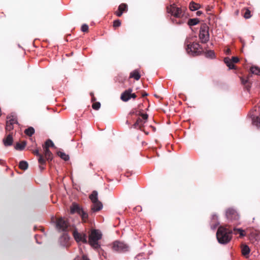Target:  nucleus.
Segmentation results:
<instances>
[{
  "instance_id": "obj_34",
  "label": "nucleus",
  "mask_w": 260,
  "mask_h": 260,
  "mask_svg": "<svg viewBox=\"0 0 260 260\" xmlns=\"http://www.w3.org/2000/svg\"><path fill=\"white\" fill-rule=\"evenodd\" d=\"M92 107L93 109L98 110L101 107V104L100 102H95L92 104Z\"/></svg>"
},
{
  "instance_id": "obj_27",
  "label": "nucleus",
  "mask_w": 260,
  "mask_h": 260,
  "mask_svg": "<svg viewBox=\"0 0 260 260\" xmlns=\"http://www.w3.org/2000/svg\"><path fill=\"white\" fill-rule=\"evenodd\" d=\"M250 71L252 74L260 75V68L257 67H252L250 68Z\"/></svg>"
},
{
  "instance_id": "obj_38",
  "label": "nucleus",
  "mask_w": 260,
  "mask_h": 260,
  "mask_svg": "<svg viewBox=\"0 0 260 260\" xmlns=\"http://www.w3.org/2000/svg\"><path fill=\"white\" fill-rule=\"evenodd\" d=\"M244 17L246 18V19H248L250 17H251V15H250V11L247 9L244 13Z\"/></svg>"
},
{
  "instance_id": "obj_29",
  "label": "nucleus",
  "mask_w": 260,
  "mask_h": 260,
  "mask_svg": "<svg viewBox=\"0 0 260 260\" xmlns=\"http://www.w3.org/2000/svg\"><path fill=\"white\" fill-rule=\"evenodd\" d=\"M28 163L25 161H21L19 162V168L23 170H25L28 168Z\"/></svg>"
},
{
  "instance_id": "obj_47",
  "label": "nucleus",
  "mask_w": 260,
  "mask_h": 260,
  "mask_svg": "<svg viewBox=\"0 0 260 260\" xmlns=\"http://www.w3.org/2000/svg\"><path fill=\"white\" fill-rule=\"evenodd\" d=\"M34 153L38 156V157H39L40 155H42L40 153H39V151L38 150L36 149L34 151Z\"/></svg>"
},
{
  "instance_id": "obj_51",
  "label": "nucleus",
  "mask_w": 260,
  "mask_h": 260,
  "mask_svg": "<svg viewBox=\"0 0 260 260\" xmlns=\"http://www.w3.org/2000/svg\"><path fill=\"white\" fill-rule=\"evenodd\" d=\"M202 13H202V11H197V15L198 16H200L201 14H202Z\"/></svg>"
},
{
  "instance_id": "obj_20",
  "label": "nucleus",
  "mask_w": 260,
  "mask_h": 260,
  "mask_svg": "<svg viewBox=\"0 0 260 260\" xmlns=\"http://www.w3.org/2000/svg\"><path fill=\"white\" fill-rule=\"evenodd\" d=\"M140 75L138 70H135L130 73L129 77L134 78L136 80H138L140 78Z\"/></svg>"
},
{
  "instance_id": "obj_25",
  "label": "nucleus",
  "mask_w": 260,
  "mask_h": 260,
  "mask_svg": "<svg viewBox=\"0 0 260 260\" xmlns=\"http://www.w3.org/2000/svg\"><path fill=\"white\" fill-rule=\"evenodd\" d=\"M26 144V143L25 141L22 142L21 143H17L15 146V148L16 150H22L24 148Z\"/></svg>"
},
{
  "instance_id": "obj_2",
  "label": "nucleus",
  "mask_w": 260,
  "mask_h": 260,
  "mask_svg": "<svg viewBox=\"0 0 260 260\" xmlns=\"http://www.w3.org/2000/svg\"><path fill=\"white\" fill-rule=\"evenodd\" d=\"M56 227L59 231L64 232L60 237L59 241L62 246H67L70 238L68 234L66 233L69 227L68 222L63 218H59L56 220Z\"/></svg>"
},
{
  "instance_id": "obj_5",
  "label": "nucleus",
  "mask_w": 260,
  "mask_h": 260,
  "mask_svg": "<svg viewBox=\"0 0 260 260\" xmlns=\"http://www.w3.org/2000/svg\"><path fill=\"white\" fill-rule=\"evenodd\" d=\"M111 246L113 251L118 253L125 252L129 250V247L126 244L119 241L113 242Z\"/></svg>"
},
{
  "instance_id": "obj_48",
  "label": "nucleus",
  "mask_w": 260,
  "mask_h": 260,
  "mask_svg": "<svg viewBox=\"0 0 260 260\" xmlns=\"http://www.w3.org/2000/svg\"><path fill=\"white\" fill-rule=\"evenodd\" d=\"M137 95L135 93H132V92L131 93V98H133V99H135L136 98Z\"/></svg>"
},
{
  "instance_id": "obj_9",
  "label": "nucleus",
  "mask_w": 260,
  "mask_h": 260,
  "mask_svg": "<svg viewBox=\"0 0 260 260\" xmlns=\"http://www.w3.org/2000/svg\"><path fill=\"white\" fill-rule=\"evenodd\" d=\"M227 218L231 220H238L239 216L236 211L233 209H229L226 212Z\"/></svg>"
},
{
  "instance_id": "obj_46",
  "label": "nucleus",
  "mask_w": 260,
  "mask_h": 260,
  "mask_svg": "<svg viewBox=\"0 0 260 260\" xmlns=\"http://www.w3.org/2000/svg\"><path fill=\"white\" fill-rule=\"evenodd\" d=\"M129 114L131 115H133V114H135V115H137V110L136 109H133L129 113Z\"/></svg>"
},
{
  "instance_id": "obj_31",
  "label": "nucleus",
  "mask_w": 260,
  "mask_h": 260,
  "mask_svg": "<svg viewBox=\"0 0 260 260\" xmlns=\"http://www.w3.org/2000/svg\"><path fill=\"white\" fill-rule=\"evenodd\" d=\"M118 11H121L122 13L126 11L127 10V6L125 4H121L118 7Z\"/></svg>"
},
{
  "instance_id": "obj_6",
  "label": "nucleus",
  "mask_w": 260,
  "mask_h": 260,
  "mask_svg": "<svg viewBox=\"0 0 260 260\" xmlns=\"http://www.w3.org/2000/svg\"><path fill=\"white\" fill-rule=\"evenodd\" d=\"M199 38L202 43H206L209 40V27L206 24L202 25L200 27Z\"/></svg>"
},
{
  "instance_id": "obj_8",
  "label": "nucleus",
  "mask_w": 260,
  "mask_h": 260,
  "mask_svg": "<svg viewBox=\"0 0 260 260\" xmlns=\"http://www.w3.org/2000/svg\"><path fill=\"white\" fill-rule=\"evenodd\" d=\"M73 236L77 242L87 243V236L84 233H78L76 231L73 232Z\"/></svg>"
},
{
  "instance_id": "obj_43",
  "label": "nucleus",
  "mask_w": 260,
  "mask_h": 260,
  "mask_svg": "<svg viewBox=\"0 0 260 260\" xmlns=\"http://www.w3.org/2000/svg\"><path fill=\"white\" fill-rule=\"evenodd\" d=\"M241 81L242 82V83L244 85L246 84L248 82V79H244L243 78H241Z\"/></svg>"
},
{
  "instance_id": "obj_44",
  "label": "nucleus",
  "mask_w": 260,
  "mask_h": 260,
  "mask_svg": "<svg viewBox=\"0 0 260 260\" xmlns=\"http://www.w3.org/2000/svg\"><path fill=\"white\" fill-rule=\"evenodd\" d=\"M119 77H120V79H118V77H117V80L119 82H123V81L125 80V78L122 77V75L121 76H119Z\"/></svg>"
},
{
  "instance_id": "obj_45",
  "label": "nucleus",
  "mask_w": 260,
  "mask_h": 260,
  "mask_svg": "<svg viewBox=\"0 0 260 260\" xmlns=\"http://www.w3.org/2000/svg\"><path fill=\"white\" fill-rule=\"evenodd\" d=\"M115 14L118 17H120L123 13L121 11H118V10L116 12H115Z\"/></svg>"
},
{
  "instance_id": "obj_3",
  "label": "nucleus",
  "mask_w": 260,
  "mask_h": 260,
  "mask_svg": "<svg viewBox=\"0 0 260 260\" xmlns=\"http://www.w3.org/2000/svg\"><path fill=\"white\" fill-rule=\"evenodd\" d=\"M102 234L100 230L93 229L89 235L88 243L95 250H98L99 254L104 255V250L101 248L99 240L102 239Z\"/></svg>"
},
{
  "instance_id": "obj_50",
  "label": "nucleus",
  "mask_w": 260,
  "mask_h": 260,
  "mask_svg": "<svg viewBox=\"0 0 260 260\" xmlns=\"http://www.w3.org/2000/svg\"><path fill=\"white\" fill-rule=\"evenodd\" d=\"M142 114H143L141 113V111L137 110V115L141 116L142 117Z\"/></svg>"
},
{
  "instance_id": "obj_18",
  "label": "nucleus",
  "mask_w": 260,
  "mask_h": 260,
  "mask_svg": "<svg viewBox=\"0 0 260 260\" xmlns=\"http://www.w3.org/2000/svg\"><path fill=\"white\" fill-rule=\"evenodd\" d=\"M44 150V155L46 159L48 160H51L52 158V154L49 150L48 148L43 147Z\"/></svg>"
},
{
  "instance_id": "obj_30",
  "label": "nucleus",
  "mask_w": 260,
  "mask_h": 260,
  "mask_svg": "<svg viewBox=\"0 0 260 260\" xmlns=\"http://www.w3.org/2000/svg\"><path fill=\"white\" fill-rule=\"evenodd\" d=\"M8 119H9V120L7 121L8 123H11V124H14L15 123H17V121L16 117L14 116H11L9 117H7Z\"/></svg>"
},
{
  "instance_id": "obj_10",
  "label": "nucleus",
  "mask_w": 260,
  "mask_h": 260,
  "mask_svg": "<svg viewBox=\"0 0 260 260\" xmlns=\"http://www.w3.org/2000/svg\"><path fill=\"white\" fill-rule=\"evenodd\" d=\"M147 119H148V115L147 114H142V118H138L136 122L133 125L134 127L141 128L142 126H143L144 124L146 122Z\"/></svg>"
},
{
  "instance_id": "obj_1",
  "label": "nucleus",
  "mask_w": 260,
  "mask_h": 260,
  "mask_svg": "<svg viewBox=\"0 0 260 260\" xmlns=\"http://www.w3.org/2000/svg\"><path fill=\"white\" fill-rule=\"evenodd\" d=\"M185 10V8L182 9L177 7L174 3L167 7V13L175 18L172 20L173 23L177 24H181L185 22V19L187 17Z\"/></svg>"
},
{
  "instance_id": "obj_17",
  "label": "nucleus",
  "mask_w": 260,
  "mask_h": 260,
  "mask_svg": "<svg viewBox=\"0 0 260 260\" xmlns=\"http://www.w3.org/2000/svg\"><path fill=\"white\" fill-rule=\"evenodd\" d=\"M251 118L252 125L257 128H260V118L258 116H251Z\"/></svg>"
},
{
  "instance_id": "obj_26",
  "label": "nucleus",
  "mask_w": 260,
  "mask_h": 260,
  "mask_svg": "<svg viewBox=\"0 0 260 260\" xmlns=\"http://www.w3.org/2000/svg\"><path fill=\"white\" fill-rule=\"evenodd\" d=\"M199 22V20L197 18H192L188 20L187 24L189 26H193L197 24Z\"/></svg>"
},
{
  "instance_id": "obj_21",
  "label": "nucleus",
  "mask_w": 260,
  "mask_h": 260,
  "mask_svg": "<svg viewBox=\"0 0 260 260\" xmlns=\"http://www.w3.org/2000/svg\"><path fill=\"white\" fill-rule=\"evenodd\" d=\"M224 61L226 66L229 67V69H233L235 68V66L233 63L232 60L229 57H225L224 59Z\"/></svg>"
},
{
  "instance_id": "obj_12",
  "label": "nucleus",
  "mask_w": 260,
  "mask_h": 260,
  "mask_svg": "<svg viewBox=\"0 0 260 260\" xmlns=\"http://www.w3.org/2000/svg\"><path fill=\"white\" fill-rule=\"evenodd\" d=\"M219 224V222L218 221V217L216 214H213L212 216L211 221V228L212 230H214Z\"/></svg>"
},
{
  "instance_id": "obj_33",
  "label": "nucleus",
  "mask_w": 260,
  "mask_h": 260,
  "mask_svg": "<svg viewBox=\"0 0 260 260\" xmlns=\"http://www.w3.org/2000/svg\"><path fill=\"white\" fill-rule=\"evenodd\" d=\"M58 155L64 160H68L69 159V156L64 152H59L58 153Z\"/></svg>"
},
{
  "instance_id": "obj_13",
  "label": "nucleus",
  "mask_w": 260,
  "mask_h": 260,
  "mask_svg": "<svg viewBox=\"0 0 260 260\" xmlns=\"http://www.w3.org/2000/svg\"><path fill=\"white\" fill-rule=\"evenodd\" d=\"M93 205L91 207V210L93 212H97L101 210L103 208V205L100 201H97L92 203Z\"/></svg>"
},
{
  "instance_id": "obj_36",
  "label": "nucleus",
  "mask_w": 260,
  "mask_h": 260,
  "mask_svg": "<svg viewBox=\"0 0 260 260\" xmlns=\"http://www.w3.org/2000/svg\"><path fill=\"white\" fill-rule=\"evenodd\" d=\"M38 161L39 164L41 165H44L45 164V159L43 158V156L42 155H40L39 157Z\"/></svg>"
},
{
  "instance_id": "obj_53",
  "label": "nucleus",
  "mask_w": 260,
  "mask_h": 260,
  "mask_svg": "<svg viewBox=\"0 0 260 260\" xmlns=\"http://www.w3.org/2000/svg\"><path fill=\"white\" fill-rule=\"evenodd\" d=\"M37 242L39 244H40L41 243H40L39 242H38V241L37 240Z\"/></svg>"
},
{
  "instance_id": "obj_19",
  "label": "nucleus",
  "mask_w": 260,
  "mask_h": 260,
  "mask_svg": "<svg viewBox=\"0 0 260 260\" xmlns=\"http://www.w3.org/2000/svg\"><path fill=\"white\" fill-rule=\"evenodd\" d=\"M98 196V193L96 191L94 190L92 191V193L89 196V199L92 203H95V202L99 201Z\"/></svg>"
},
{
  "instance_id": "obj_39",
  "label": "nucleus",
  "mask_w": 260,
  "mask_h": 260,
  "mask_svg": "<svg viewBox=\"0 0 260 260\" xmlns=\"http://www.w3.org/2000/svg\"><path fill=\"white\" fill-rule=\"evenodd\" d=\"M121 22L119 20H116L113 22V26L114 27H118L120 26Z\"/></svg>"
},
{
  "instance_id": "obj_37",
  "label": "nucleus",
  "mask_w": 260,
  "mask_h": 260,
  "mask_svg": "<svg viewBox=\"0 0 260 260\" xmlns=\"http://www.w3.org/2000/svg\"><path fill=\"white\" fill-rule=\"evenodd\" d=\"M74 260H90L88 257L86 255L83 254L82 256V258L80 257L79 256L76 257Z\"/></svg>"
},
{
  "instance_id": "obj_16",
  "label": "nucleus",
  "mask_w": 260,
  "mask_h": 260,
  "mask_svg": "<svg viewBox=\"0 0 260 260\" xmlns=\"http://www.w3.org/2000/svg\"><path fill=\"white\" fill-rule=\"evenodd\" d=\"M242 254L244 256H247L249 255L250 249L247 245H242L241 247Z\"/></svg>"
},
{
  "instance_id": "obj_49",
  "label": "nucleus",
  "mask_w": 260,
  "mask_h": 260,
  "mask_svg": "<svg viewBox=\"0 0 260 260\" xmlns=\"http://www.w3.org/2000/svg\"><path fill=\"white\" fill-rule=\"evenodd\" d=\"M231 52V50L229 48H228L226 49L225 50V53L227 54H229Z\"/></svg>"
},
{
  "instance_id": "obj_22",
  "label": "nucleus",
  "mask_w": 260,
  "mask_h": 260,
  "mask_svg": "<svg viewBox=\"0 0 260 260\" xmlns=\"http://www.w3.org/2000/svg\"><path fill=\"white\" fill-rule=\"evenodd\" d=\"M233 232L235 235L239 234L240 237H244L246 235L245 231L241 229L234 228Z\"/></svg>"
},
{
  "instance_id": "obj_32",
  "label": "nucleus",
  "mask_w": 260,
  "mask_h": 260,
  "mask_svg": "<svg viewBox=\"0 0 260 260\" xmlns=\"http://www.w3.org/2000/svg\"><path fill=\"white\" fill-rule=\"evenodd\" d=\"M49 147H54V144L51 140L48 139L46 141L45 144V146H44V147L49 148Z\"/></svg>"
},
{
  "instance_id": "obj_23",
  "label": "nucleus",
  "mask_w": 260,
  "mask_h": 260,
  "mask_svg": "<svg viewBox=\"0 0 260 260\" xmlns=\"http://www.w3.org/2000/svg\"><path fill=\"white\" fill-rule=\"evenodd\" d=\"M78 214L81 217L82 219L84 222L86 221V220L88 219V214L86 212L84 211L82 209L81 210V211H80V212Z\"/></svg>"
},
{
  "instance_id": "obj_15",
  "label": "nucleus",
  "mask_w": 260,
  "mask_h": 260,
  "mask_svg": "<svg viewBox=\"0 0 260 260\" xmlns=\"http://www.w3.org/2000/svg\"><path fill=\"white\" fill-rule=\"evenodd\" d=\"M13 139L11 134L8 135L5 139H4L3 142L5 146H11L13 144Z\"/></svg>"
},
{
  "instance_id": "obj_41",
  "label": "nucleus",
  "mask_w": 260,
  "mask_h": 260,
  "mask_svg": "<svg viewBox=\"0 0 260 260\" xmlns=\"http://www.w3.org/2000/svg\"><path fill=\"white\" fill-rule=\"evenodd\" d=\"M233 62V63H237L239 61V59L238 58V57H236V56H233L232 57V59H231Z\"/></svg>"
},
{
  "instance_id": "obj_42",
  "label": "nucleus",
  "mask_w": 260,
  "mask_h": 260,
  "mask_svg": "<svg viewBox=\"0 0 260 260\" xmlns=\"http://www.w3.org/2000/svg\"><path fill=\"white\" fill-rule=\"evenodd\" d=\"M207 55L210 57H213L214 56V52L213 51L210 50L207 52Z\"/></svg>"
},
{
  "instance_id": "obj_52",
  "label": "nucleus",
  "mask_w": 260,
  "mask_h": 260,
  "mask_svg": "<svg viewBox=\"0 0 260 260\" xmlns=\"http://www.w3.org/2000/svg\"><path fill=\"white\" fill-rule=\"evenodd\" d=\"M3 160L0 159V164L2 165L3 164Z\"/></svg>"
},
{
  "instance_id": "obj_4",
  "label": "nucleus",
  "mask_w": 260,
  "mask_h": 260,
  "mask_svg": "<svg viewBox=\"0 0 260 260\" xmlns=\"http://www.w3.org/2000/svg\"><path fill=\"white\" fill-rule=\"evenodd\" d=\"M233 232L228 229L220 226L216 233V238L218 242L221 244L228 243L232 239Z\"/></svg>"
},
{
  "instance_id": "obj_40",
  "label": "nucleus",
  "mask_w": 260,
  "mask_h": 260,
  "mask_svg": "<svg viewBox=\"0 0 260 260\" xmlns=\"http://www.w3.org/2000/svg\"><path fill=\"white\" fill-rule=\"evenodd\" d=\"M88 26L87 24H84L82 25L81 30L83 32H86L88 30Z\"/></svg>"
},
{
  "instance_id": "obj_28",
  "label": "nucleus",
  "mask_w": 260,
  "mask_h": 260,
  "mask_svg": "<svg viewBox=\"0 0 260 260\" xmlns=\"http://www.w3.org/2000/svg\"><path fill=\"white\" fill-rule=\"evenodd\" d=\"M25 134L29 136H31L35 133V129L32 127H29L24 131Z\"/></svg>"
},
{
  "instance_id": "obj_11",
  "label": "nucleus",
  "mask_w": 260,
  "mask_h": 260,
  "mask_svg": "<svg viewBox=\"0 0 260 260\" xmlns=\"http://www.w3.org/2000/svg\"><path fill=\"white\" fill-rule=\"evenodd\" d=\"M133 90L131 88L124 91L121 95V99L124 102H127L131 99V93Z\"/></svg>"
},
{
  "instance_id": "obj_7",
  "label": "nucleus",
  "mask_w": 260,
  "mask_h": 260,
  "mask_svg": "<svg viewBox=\"0 0 260 260\" xmlns=\"http://www.w3.org/2000/svg\"><path fill=\"white\" fill-rule=\"evenodd\" d=\"M200 45L198 43L187 44L186 51L189 54L198 55L201 52Z\"/></svg>"
},
{
  "instance_id": "obj_35",
  "label": "nucleus",
  "mask_w": 260,
  "mask_h": 260,
  "mask_svg": "<svg viewBox=\"0 0 260 260\" xmlns=\"http://www.w3.org/2000/svg\"><path fill=\"white\" fill-rule=\"evenodd\" d=\"M13 128V125L11 124V123H6V129L7 131H11Z\"/></svg>"
},
{
  "instance_id": "obj_24",
  "label": "nucleus",
  "mask_w": 260,
  "mask_h": 260,
  "mask_svg": "<svg viewBox=\"0 0 260 260\" xmlns=\"http://www.w3.org/2000/svg\"><path fill=\"white\" fill-rule=\"evenodd\" d=\"M200 8V5L194 2H191L189 5V9L191 11H193L197 10Z\"/></svg>"
},
{
  "instance_id": "obj_14",
  "label": "nucleus",
  "mask_w": 260,
  "mask_h": 260,
  "mask_svg": "<svg viewBox=\"0 0 260 260\" xmlns=\"http://www.w3.org/2000/svg\"><path fill=\"white\" fill-rule=\"evenodd\" d=\"M82 209V208H80V207L78 204L76 203H73L70 207V212L71 214H74L75 213L79 214Z\"/></svg>"
}]
</instances>
